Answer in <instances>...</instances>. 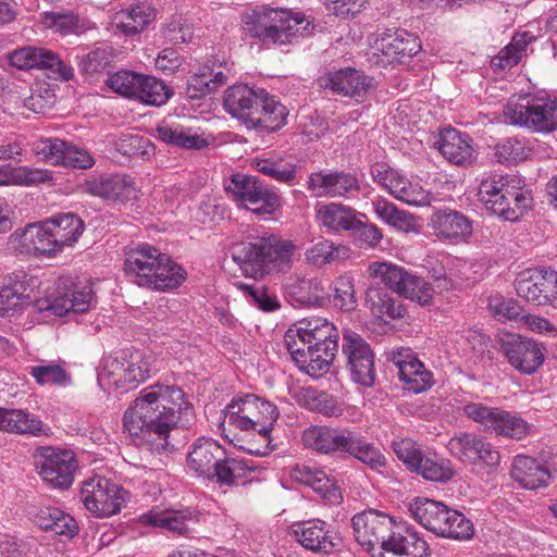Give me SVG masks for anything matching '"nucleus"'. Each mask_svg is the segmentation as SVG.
I'll return each mask as SVG.
<instances>
[{"label":"nucleus","mask_w":557,"mask_h":557,"mask_svg":"<svg viewBox=\"0 0 557 557\" xmlns=\"http://www.w3.org/2000/svg\"><path fill=\"white\" fill-rule=\"evenodd\" d=\"M194 418V407L181 387L157 383L140 391L124 412L123 425L135 445L162 453L173 447L170 433L188 428Z\"/></svg>","instance_id":"f257e3e1"},{"label":"nucleus","mask_w":557,"mask_h":557,"mask_svg":"<svg viewBox=\"0 0 557 557\" xmlns=\"http://www.w3.org/2000/svg\"><path fill=\"white\" fill-rule=\"evenodd\" d=\"M350 524L355 540L366 550L379 548L383 557H425L429 546L420 534L386 512L368 509L356 513Z\"/></svg>","instance_id":"f03ea898"},{"label":"nucleus","mask_w":557,"mask_h":557,"mask_svg":"<svg viewBox=\"0 0 557 557\" xmlns=\"http://www.w3.org/2000/svg\"><path fill=\"white\" fill-rule=\"evenodd\" d=\"M339 332L324 318L299 321L285 333V345L302 372L312 377L327 373L338 351Z\"/></svg>","instance_id":"7ed1b4c3"},{"label":"nucleus","mask_w":557,"mask_h":557,"mask_svg":"<svg viewBox=\"0 0 557 557\" xmlns=\"http://www.w3.org/2000/svg\"><path fill=\"white\" fill-rule=\"evenodd\" d=\"M225 110L248 129L275 132L286 124V108L263 88L239 84L226 89Z\"/></svg>","instance_id":"20e7f679"},{"label":"nucleus","mask_w":557,"mask_h":557,"mask_svg":"<svg viewBox=\"0 0 557 557\" xmlns=\"http://www.w3.org/2000/svg\"><path fill=\"white\" fill-rule=\"evenodd\" d=\"M126 277L134 284L165 292L175 289L186 280V271L168 255L149 244H138L125 252Z\"/></svg>","instance_id":"39448f33"},{"label":"nucleus","mask_w":557,"mask_h":557,"mask_svg":"<svg viewBox=\"0 0 557 557\" xmlns=\"http://www.w3.org/2000/svg\"><path fill=\"white\" fill-rule=\"evenodd\" d=\"M295 245L275 236L242 243L233 250V260L246 277L262 280L292 268Z\"/></svg>","instance_id":"423d86ee"},{"label":"nucleus","mask_w":557,"mask_h":557,"mask_svg":"<svg viewBox=\"0 0 557 557\" xmlns=\"http://www.w3.org/2000/svg\"><path fill=\"white\" fill-rule=\"evenodd\" d=\"M310 23L301 14L287 10L258 7L242 15V28L246 36L265 45L293 44L308 34Z\"/></svg>","instance_id":"0eeeda50"},{"label":"nucleus","mask_w":557,"mask_h":557,"mask_svg":"<svg viewBox=\"0 0 557 557\" xmlns=\"http://www.w3.org/2000/svg\"><path fill=\"white\" fill-rule=\"evenodd\" d=\"M478 196L488 211L506 221L519 220L532 207L531 193L511 175L487 174L480 182Z\"/></svg>","instance_id":"6e6552de"},{"label":"nucleus","mask_w":557,"mask_h":557,"mask_svg":"<svg viewBox=\"0 0 557 557\" xmlns=\"http://www.w3.org/2000/svg\"><path fill=\"white\" fill-rule=\"evenodd\" d=\"M157 372V358L151 352L127 348L104 359L98 381L102 387L127 392Z\"/></svg>","instance_id":"1a4fd4ad"},{"label":"nucleus","mask_w":557,"mask_h":557,"mask_svg":"<svg viewBox=\"0 0 557 557\" xmlns=\"http://www.w3.org/2000/svg\"><path fill=\"white\" fill-rule=\"evenodd\" d=\"M412 519L436 536L466 541L474 534V527L462 512L443 502L416 497L408 504Z\"/></svg>","instance_id":"9d476101"},{"label":"nucleus","mask_w":557,"mask_h":557,"mask_svg":"<svg viewBox=\"0 0 557 557\" xmlns=\"http://www.w3.org/2000/svg\"><path fill=\"white\" fill-rule=\"evenodd\" d=\"M280 416L277 407L253 394L234 398L224 410V422L243 431H256L263 438L265 447L257 454L268 453L270 433Z\"/></svg>","instance_id":"9b49d317"},{"label":"nucleus","mask_w":557,"mask_h":557,"mask_svg":"<svg viewBox=\"0 0 557 557\" xmlns=\"http://www.w3.org/2000/svg\"><path fill=\"white\" fill-rule=\"evenodd\" d=\"M506 121L536 133H552L557 128V99L545 92L521 95L504 108Z\"/></svg>","instance_id":"f8f14e48"},{"label":"nucleus","mask_w":557,"mask_h":557,"mask_svg":"<svg viewBox=\"0 0 557 557\" xmlns=\"http://www.w3.org/2000/svg\"><path fill=\"white\" fill-rule=\"evenodd\" d=\"M223 187L237 207L248 209L256 215H271L282 206L281 197L253 175L233 173L224 178Z\"/></svg>","instance_id":"ddd939ff"},{"label":"nucleus","mask_w":557,"mask_h":557,"mask_svg":"<svg viewBox=\"0 0 557 557\" xmlns=\"http://www.w3.org/2000/svg\"><path fill=\"white\" fill-rule=\"evenodd\" d=\"M81 499L85 508L98 518L121 511L127 500V492L103 476H92L83 482Z\"/></svg>","instance_id":"4468645a"},{"label":"nucleus","mask_w":557,"mask_h":557,"mask_svg":"<svg viewBox=\"0 0 557 557\" xmlns=\"http://www.w3.org/2000/svg\"><path fill=\"white\" fill-rule=\"evenodd\" d=\"M35 466L44 482L51 487L65 490L74 481L77 460L70 449L42 446L36 449Z\"/></svg>","instance_id":"2eb2a0df"},{"label":"nucleus","mask_w":557,"mask_h":557,"mask_svg":"<svg viewBox=\"0 0 557 557\" xmlns=\"http://www.w3.org/2000/svg\"><path fill=\"white\" fill-rule=\"evenodd\" d=\"M42 281L39 276L25 271H14L0 277V311H8L18 306L35 302L46 306L41 295Z\"/></svg>","instance_id":"dca6fc26"},{"label":"nucleus","mask_w":557,"mask_h":557,"mask_svg":"<svg viewBox=\"0 0 557 557\" xmlns=\"http://www.w3.org/2000/svg\"><path fill=\"white\" fill-rule=\"evenodd\" d=\"M372 180L381 185L394 198L410 206L422 207L431 202V196L419 183L411 182L398 170L384 163L371 168Z\"/></svg>","instance_id":"f3484780"},{"label":"nucleus","mask_w":557,"mask_h":557,"mask_svg":"<svg viewBox=\"0 0 557 557\" xmlns=\"http://www.w3.org/2000/svg\"><path fill=\"white\" fill-rule=\"evenodd\" d=\"M9 246L20 255L50 258L59 253L48 219L15 230L9 237Z\"/></svg>","instance_id":"a211bd4d"},{"label":"nucleus","mask_w":557,"mask_h":557,"mask_svg":"<svg viewBox=\"0 0 557 557\" xmlns=\"http://www.w3.org/2000/svg\"><path fill=\"white\" fill-rule=\"evenodd\" d=\"M517 295L534 306H546L557 298V272L550 268L527 269L515 281Z\"/></svg>","instance_id":"6ab92c4d"},{"label":"nucleus","mask_w":557,"mask_h":557,"mask_svg":"<svg viewBox=\"0 0 557 557\" xmlns=\"http://www.w3.org/2000/svg\"><path fill=\"white\" fill-rule=\"evenodd\" d=\"M343 354L351 380L361 386L371 387L375 383L376 371L374 355L369 344L357 333L345 331L343 334Z\"/></svg>","instance_id":"aec40b11"},{"label":"nucleus","mask_w":557,"mask_h":557,"mask_svg":"<svg viewBox=\"0 0 557 557\" xmlns=\"http://www.w3.org/2000/svg\"><path fill=\"white\" fill-rule=\"evenodd\" d=\"M9 62L20 70L37 69L46 71L49 77L69 81L73 77V67L65 64L57 53L41 47H24L9 54Z\"/></svg>","instance_id":"412c9836"},{"label":"nucleus","mask_w":557,"mask_h":557,"mask_svg":"<svg viewBox=\"0 0 557 557\" xmlns=\"http://www.w3.org/2000/svg\"><path fill=\"white\" fill-rule=\"evenodd\" d=\"M33 151L54 165L86 170L95 164L87 150L59 138L39 139L33 144Z\"/></svg>","instance_id":"4be33fe9"},{"label":"nucleus","mask_w":557,"mask_h":557,"mask_svg":"<svg viewBox=\"0 0 557 557\" xmlns=\"http://www.w3.org/2000/svg\"><path fill=\"white\" fill-rule=\"evenodd\" d=\"M307 189L315 198H349L360 190V183L351 172L318 171L308 176Z\"/></svg>","instance_id":"5701e85b"},{"label":"nucleus","mask_w":557,"mask_h":557,"mask_svg":"<svg viewBox=\"0 0 557 557\" xmlns=\"http://www.w3.org/2000/svg\"><path fill=\"white\" fill-rule=\"evenodd\" d=\"M290 534L304 548L314 553L331 554L341 545L337 532L321 519L295 522Z\"/></svg>","instance_id":"b1692460"},{"label":"nucleus","mask_w":557,"mask_h":557,"mask_svg":"<svg viewBox=\"0 0 557 557\" xmlns=\"http://www.w3.org/2000/svg\"><path fill=\"white\" fill-rule=\"evenodd\" d=\"M502 350L509 364L523 374L534 373L544 362V348L534 339L518 334L503 338Z\"/></svg>","instance_id":"393cba45"},{"label":"nucleus","mask_w":557,"mask_h":557,"mask_svg":"<svg viewBox=\"0 0 557 557\" xmlns=\"http://www.w3.org/2000/svg\"><path fill=\"white\" fill-rule=\"evenodd\" d=\"M428 226L440 242L449 244L468 242L473 232L472 221L467 215L448 208L434 211Z\"/></svg>","instance_id":"a878e982"},{"label":"nucleus","mask_w":557,"mask_h":557,"mask_svg":"<svg viewBox=\"0 0 557 557\" xmlns=\"http://www.w3.org/2000/svg\"><path fill=\"white\" fill-rule=\"evenodd\" d=\"M374 54L384 57L387 63H404L421 50L420 39L404 29L379 34L373 44Z\"/></svg>","instance_id":"bb28decb"},{"label":"nucleus","mask_w":557,"mask_h":557,"mask_svg":"<svg viewBox=\"0 0 557 557\" xmlns=\"http://www.w3.org/2000/svg\"><path fill=\"white\" fill-rule=\"evenodd\" d=\"M391 361L398 369L399 380L405 388L416 394L429 389L433 385V376L424 364L409 348L392 351Z\"/></svg>","instance_id":"cd10ccee"},{"label":"nucleus","mask_w":557,"mask_h":557,"mask_svg":"<svg viewBox=\"0 0 557 557\" xmlns=\"http://www.w3.org/2000/svg\"><path fill=\"white\" fill-rule=\"evenodd\" d=\"M318 226L326 233L352 232L366 214L341 202H320L314 207Z\"/></svg>","instance_id":"c85d7f7f"},{"label":"nucleus","mask_w":557,"mask_h":557,"mask_svg":"<svg viewBox=\"0 0 557 557\" xmlns=\"http://www.w3.org/2000/svg\"><path fill=\"white\" fill-rule=\"evenodd\" d=\"M58 288H62L64 292H58V295L53 298L45 296L46 306L39 305V311L50 312L55 317H64L70 312L84 313L89 309L92 299V289L90 286L70 289L63 283L62 278H60Z\"/></svg>","instance_id":"c756f323"},{"label":"nucleus","mask_w":557,"mask_h":557,"mask_svg":"<svg viewBox=\"0 0 557 557\" xmlns=\"http://www.w3.org/2000/svg\"><path fill=\"white\" fill-rule=\"evenodd\" d=\"M224 448L209 437L196 440L187 454V469L197 476L209 479L214 468L224 457Z\"/></svg>","instance_id":"7c9ffc66"},{"label":"nucleus","mask_w":557,"mask_h":557,"mask_svg":"<svg viewBox=\"0 0 557 557\" xmlns=\"http://www.w3.org/2000/svg\"><path fill=\"white\" fill-rule=\"evenodd\" d=\"M350 430L311 425L304 430L301 441L307 448L325 455L344 453Z\"/></svg>","instance_id":"2f4dec72"},{"label":"nucleus","mask_w":557,"mask_h":557,"mask_svg":"<svg viewBox=\"0 0 557 557\" xmlns=\"http://www.w3.org/2000/svg\"><path fill=\"white\" fill-rule=\"evenodd\" d=\"M82 189L90 196L119 201H126L136 196L132 178L120 174L86 180Z\"/></svg>","instance_id":"473e14b6"},{"label":"nucleus","mask_w":557,"mask_h":557,"mask_svg":"<svg viewBox=\"0 0 557 557\" xmlns=\"http://www.w3.org/2000/svg\"><path fill=\"white\" fill-rule=\"evenodd\" d=\"M284 289L287 297L300 306L322 307L329 301V295L319 277L289 276Z\"/></svg>","instance_id":"72a5a7b5"},{"label":"nucleus","mask_w":557,"mask_h":557,"mask_svg":"<svg viewBox=\"0 0 557 557\" xmlns=\"http://www.w3.org/2000/svg\"><path fill=\"white\" fill-rule=\"evenodd\" d=\"M0 431L50 437L51 428L37 416L22 409H7L0 407Z\"/></svg>","instance_id":"f704fd0d"},{"label":"nucleus","mask_w":557,"mask_h":557,"mask_svg":"<svg viewBox=\"0 0 557 557\" xmlns=\"http://www.w3.org/2000/svg\"><path fill=\"white\" fill-rule=\"evenodd\" d=\"M437 148L447 161L457 165L470 164L476 158L471 137L455 128L441 132Z\"/></svg>","instance_id":"c9c22d12"},{"label":"nucleus","mask_w":557,"mask_h":557,"mask_svg":"<svg viewBox=\"0 0 557 557\" xmlns=\"http://www.w3.org/2000/svg\"><path fill=\"white\" fill-rule=\"evenodd\" d=\"M294 481L311 487L329 503H339L342 499L339 487L326 472L315 466L298 465L292 471Z\"/></svg>","instance_id":"e433bc0d"},{"label":"nucleus","mask_w":557,"mask_h":557,"mask_svg":"<svg viewBox=\"0 0 557 557\" xmlns=\"http://www.w3.org/2000/svg\"><path fill=\"white\" fill-rule=\"evenodd\" d=\"M325 87L348 97H361L373 87V79L363 72L346 67L329 73Z\"/></svg>","instance_id":"4c0bfd02"},{"label":"nucleus","mask_w":557,"mask_h":557,"mask_svg":"<svg viewBox=\"0 0 557 557\" xmlns=\"http://www.w3.org/2000/svg\"><path fill=\"white\" fill-rule=\"evenodd\" d=\"M140 521L145 524L165 529L173 534L187 535L190 532L189 524L196 521V516L189 509H151L140 517Z\"/></svg>","instance_id":"58836bf2"},{"label":"nucleus","mask_w":557,"mask_h":557,"mask_svg":"<svg viewBox=\"0 0 557 557\" xmlns=\"http://www.w3.org/2000/svg\"><path fill=\"white\" fill-rule=\"evenodd\" d=\"M511 476L520 486L529 490L546 486L550 480L548 469L541 461L521 455L513 459Z\"/></svg>","instance_id":"ea45409f"},{"label":"nucleus","mask_w":557,"mask_h":557,"mask_svg":"<svg viewBox=\"0 0 557 557\" xmlns=\"http://www.w3.org/2000/svg\"><path fill=\"white\" fill-rule=\"evenodd\" d=\"M154 18V10L147 3H132L112 15V24L125 35L143 32Z\"/></svg>","instance_id":"a19ab883"},{"label":"nucleus","mask_w":557,"mask_h":557,"mask_svg":"<svg viewBox=\"0 0 557 557\" xmlns=\"http://www.w3.org/2000/svg\"><path fill=\"white\" fill-rule=\"evenodd\" d=\"M373 211L383 223L404 233H419L418 218L405 210L397 208L385 198H376L372 201Z\"/></svg>","instance_id":"79ce46f5"},{"label":"nucleus","mask_w":557,"mask_h":557,"mask_svg":"<svg viewBox=\"0 0 557 557\" xmlns=\"http://www.w3.org/2000/svg\"><path fill=\"white\" fill-rule=\"evenodd\" d=\"M59 252L73 247L85 231L84 221L75 213H59L48 219Z\"/></svg>","instance_id":"37998d69"},{"label":"nucleus","mask_w":557,"mask_h":557,"mask_svg":"<svg viewBox=\"0 0 557 557\" xmlns=\"http://www.w3.org/2000/svg\"><path fill=\"white\" fill-rule=\"evenodd\" d=\"M36 523L40 529L64 539H73L78 533L75 519L57 507L41 508L36 515Z\"/></svg>","instance_id":"c03bdc74"},{"label":"nucleus","mask_w":557,"mask_h":557,"mask_svg":"<svg viewBox=\"0 0 557 557\" xmlns=\"http://www.w3.org/2000/svg\"><path fill=\"white\" fill-rule=\"evenodd\" d=\"M369 277L383 283L386 287L401 296L411 273L404 268L387 261H374L368 265Z\"/></svg>","instance_id":"a18cd8bd"},{"label":"nucleus","mask_w":557,"mask_h":557,"mask_svg":"<svg viewBox=\"0 0 557 557\" xmlns=\"http://www.w3.org/2000/svg\"><path fill=\"white\" fill-rule=\"evenodd\" d=\"M252 471L253 468L249 461L244 458L230 457L224 450V457L221 458L209 479H215L220 484L237 485L244 482Z\"/></svg>","instance_id":"49530a36"},{"label":"nucleus","mask_w":557,"mask_h":557,"mask_svg":"<svg viewBox=\"0 0 557 557\" xmlns=\"http://www.w3.org/2000/svg\"><path fill=\"white\" fill-rule=\"evenodd\" d=\"M366 307L374 318L384 322L388 319L394 320L403 318L406 313L405 307L381 288H370L368 290Z\"/></svg>","instance_id":"de8ad7c7"},{"label":"nucleus","mask_w":557,"mask_h":557,"mask_svg":"<svg viewBox=\"0 0 557 557\" xmlns=\"http://www.w3.org/2000/svg\"><path fill=\"white\" fill-rule=\"evenodd\" d=\"M157 137L165 143L185 149H201L207 140L182 125L160 124L157 129Z\"/></svg>","instance_id":"09e8293b"},{"label":"nucleus","mask_w":557,"mask_h":557,"mask_svg":"<svg viewBox=\"0 0 557 557\" xmlns=\"http://www.w3.org/2000/svg\"><path fill=\"white\" fill-rule=\"evenodd\" d=\"M344 453L355 457L371 469H380L386 465V458L372 443L364 441L350 431Z\"/></svg>","instance_id":"8fccbe9b"},{"label":"nucleus","mask_w":557,"mask_h":557,"mask_svg":"<svg viewBox=\"0 0 557 557\" xmlns=\"http://www.w3.org/2000/svg\"><path fill=\"white\" fill-rule=\"evenodd\" d=\"M252 164L259 173L278 183L292 185L296 178V164L282 158H257Z\"/></svg>","instance_id":"3c124183"},{"label":"nucleus","mask_w":557,"mask_h":557,"mask_svg":"<svg viewBox=\"0 0 557 557\" xmlns=\"http://www.w3.org/2000/svg\"><path fill=\"white\" fill-rule=\"evenodd\" d=\"M413 471L421 474L425 480L445 483L453 479L455 471L449 460L423 456L413 468Z\"/></svg>","instance_id":"603ef678"},{"label":"nucleus","mask_w":557,"mask_h":557,"mask_svg":"<svg viewBox=\"0 0 557 557\" xmlns=\"http://www.w3.org/2000/svg\"><path fill=\"white\" fill-rule=\"evenodd\" d=\"M529 430L530 425L525 420L516 413L499 408L492 433L498 436L521 440L529 433Z\"/></svg>","instance_id":"864d4df0"},{"label":"nucleus","mask_w":557,"mask_h":557,"mask_svg":"<svg viewBox=\"0 0 557 557\" xmlns=\"http://www.w3.org/2000/svg\"><path fill=\"white\" fill-rule=\"evenodd\" d=\"M170 97V89L162 81L150 75H143L140 87L135 99L146 104L160 107L164 104Z\"/></svg>","instance_id":"5fc2aeb1"},{"label":"nucleus","mask_w":557,"mask_h":557,"mask_svg":"<svg viewBox=\"0 0 557 557\" xmlns=\"http://www.w3.org/2000/svg\"><path fill=\"white\" fill-rule=\"evenodd\" d=\"M346 250L345 247L336 246L329 239H322L307 248L305 260L307 263L320 268L335 262L339 258L341 251Z\"/></svg>","instance_id":"6e6d98bb"},{"label":"nucleus","mask_w":557,"mask_h":557,"mask_svg":"<svg viewBox=\"0 0 557 557\" xmlns=\"http://www.w3.org/2000/svg\"><path fill=\"white\" fill-rule=\"evenodd\" d=\"M333 304L336 308L349 311L357 305L354 277L349 274L341 275L331 285Z\"/></svg>","instance_id":"4d7b16f0"},{"label":"nucleus","mask_w":557,"mask_h":557,"mask_svg":"<svg viewBox=\"0 0 557 557\" xmlns=\"http://www.w3.org/2000/svg\"><path fill=\"white\" fill-rule=\"evenodd\" d=\"M29 374L40 385L66 386L71 384V375L54 362L34 366L30 368Z\"/></svg>","instance_id":"13d9d810"},{"label":"nucleus","mask_w":557,"mask_h":557,"mask_svg":"<svg viewBox=\"0 0 557 557\" xmlns=\"http://www.w3.org/2000/svg\"><path fill=\"white\" fill-rule=\"evenodd\" d=\"M482 437L472 433H459L454 435L447 444L450 454L462 461H475V454Z\"/></svg>","instance_id":"bf43d9fd"},{"label":"nucleus","mask_w":557,"mask_h":557,"mask_svg":"<svg viewBox=\"0 0 557 557\" xmlns=\"http://www.w3.org/2000/svg\"><path fill=\"white\" fill-rule=\"evenodd\" d=\"M530 149L525 140L509 137L495 146V158L499 163H517L529 156Z\"/></svg>","instance_id":"052dcab7"},{"label":"nucleus","mask_w":557,"mask_h":557,"mask_svg":"<svg viewBox=\"0 0 557 557\" xmlns=\"http://www.w3.org/2000/svg\"><path fill=\"white\" fill-rule=\"evenodd\" d=\"M141 77L143 74L133 71H119L109 76L107 85L123 97L136 98Z\"/></svg>","instance_id":"680f3d73"},{"label":"nucleus","mask_w":557,"mask_h":557,"mask_svg":"<svg viewBox=\"0 0 557 557\" xmlns=\"http://www.w3.org/2000/svg\"><path fill=\"white\" fill-rule=\"evenodd\" d=\"M41 23L46 28L61 35L77 33L81 28L79 18L73 12H45Z\"/></svg>","instance_id":"e2e57ef3"},{"label":"nucleus","mask_w":557,"mask_h":557,"mask_svg":"<svg viewBox=\"0 0 557 557\" xmlns=\"http://www.w3.org/2000/svg\"><path fill=\"white\" fill-rule=\"evenodd\" d=\"M236 287L244 293L247 300L263 311H273L280 308V301L264 286L236 283Z\"/></svg>","instance_id":"0e129e2a"},{"label":"nucleus","mask_w":557,"mask_h":557,"mask_svg":"<svg viewBox=\"0 0 557 557\" xmlns=\"http://www.w3.org/2000/svg\"><path fill=\"white\" fill-rule=\"evenodd\" d=\"M488 311L499 321L519 320L523 308L513 299H505L499 295H492L487 300Z\"/></svg>","instance_id":"69168bd1"},{"label":"nucleus","mask_w":557,"mask_h":557,"mask_svg":"<svg viewBox=\"0 0 557 557\" xmlns=\"http://www.w3.org/2000/svg\"><path fill=\"white\" fill-rule=\"evenodd\" d=\"M317 391L313 388H301L298 392L299 401L304 400V405L311 410H319L329 417H336L341 414V408L335 401L327 397L326 394H321L319 398L315 396Z\"/></svg>","instance_id":"338daca9"},{"label":"nucleus","mask_w":557,"mask_h":557,"mask_svg":"<svg viewBox=\"0 0 557 557\" xmlns=\"http://www.w3.org/2000/svg\"><path fill=\"white\" fill-rule=\"evenodd\" d=\"M112 57V47L102 44L81 58L79 69L85 73L99 72L111 63Z\"/></svg>","instance_id":"774afa93"}]
</instances>
